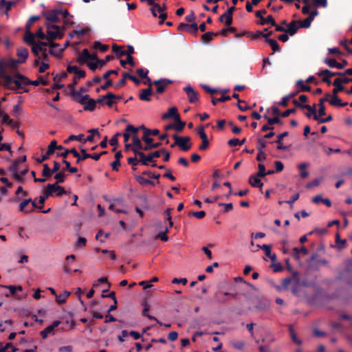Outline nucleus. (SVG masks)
<instances>
[{"mask_svg": "<svg viewBox=\"0 0 352 352\" xmlns=\"http://www.w3.org/2000/svg\"><path fill=\"white\" fill-rule=\"evenodd\" d=\"M317 74L318 76H322L323 75H325V76H328L329 78H331L332 76H336V72H331V71L326 69L320 71Z\"/></svg>", "mask_w": 352, "mask_h": 352, "instance_id": "69168bd1", "label": "nucleus"}, {"mask_svg": "<svg viewBox=\"0 0 352 352\" xmlns=\"http://www.w3.org/2000/svg\"><path fill=\"white\" fill-rule=\"evenodd\" d=\"M80 148L81 155L80 153H78V155L76 157V164H80L81 161H83V160L89 158V153H87L86 150L84 148H82L81 146H80Z\"/></svg>", "mask_w": 352, "mask_h": 352, "instance_id": "f704fd0d", "label": "nucleus"}, {"mask_svg": "<svg viewBox=\"0 0 352 352\" xmlns=\"http://www.w3.org/2000/svg\"><path fill=\"white\" fill-rule=\"evenodd\" d=\"M1 286L3 287L7 288L10 290V294H5L6 297H7V298L10 297V296H16V291L21 292L23 290V288L21 285H17V286H16V285H8V286L1 285Z\"/></svg>", "mask_w": 352, "mask_h": 352, "instance_id": "a878e982", "label": "nucleus"}, {"mask_svg": "<svg viewBox=\"0 0 352 352\" xmlns=\"http://www.w3.org/2000/svg\"><path fill=\"white\" fill-rule=\"evenodd\" d=\"M307 254V250L305 247L294 248L292 249V255L296 258L299 259L300 255H306Z\"/></svg>", "mask_w": 352, "mask_h": 352, "instance_id": "bb28decb", "label": "nucleus"}, {"mask_svg": "<svg viewBox=\"0 0 352 352\" xmlns=\"http://www.w3.org/2000/svg\"><path fill=\"white\" fill-rule=\"evenodd\" d=\"M78 103L84 105V110L93 111L96 107V101L89 98V95H85L78 99Z\"/></svg>", "mask_w": 352, "mask_h": 352, "instance_id": "20e7f679", "label": "nucleus"}, {"mask_svg": "<svg viewBox=\"0 0 352 352\" xmlns=\"http://www.w3.org/2000/svg\"><path fill=\"white\" fill-rule=\"evenodd\" d=\"M298 23V21H293L287 25V29L286 30V33L289 34L290 36L294 35L299 28L297 25Z\"/></svg>", "mask_w": 352, "mask_h": 352, "instance_id": "393cba45", "label": "nucleus"}, {"mask_svg": "<svg viewBox=\"0 0 352 352\" xmlns=\"http://www.w3.org/2000/svg\"><path fill=\"white\" fill-rule=\"evenodd\" d=\"M265 42L267 43L271 46L273 50L272 54L275 52L280 50V46L275 39L267 38V39H265Z\"/></svg>", "mask_w": 352, "mask_h": 352, "instance_id": "58836bf2", "label": "nucleus"}, {"mask_svg": "<svg viewBox=\"0 0 352 352\" xmlns=\"http://www.w3.org/2000/svg\"><path fill=\"white\" fill-rule=\"evenodd\" d=\"M197 131L202 140L201 144L199 146V148L201 151H205L208 148L209 141L208 139V136L205 132L204 126H200L199 127L197 128Z\"/></svg>", "mask_w": 352, "mask_h": 352, "instance_id": "39448f33", "label": "nucleus"}, {"mask_svg": "<svg viewBox=\"0 0 352 352\" xmlns=\"http://www.w3.org/2000/svg\"><path fill=\"white\" fill-rule=\"evenodd\" d=\"M332 84L335 87L332 90V94H338L339 92L346 91V88L340 80V78H336Z\"/></svg>", "mask_w": 352, "mask_h": 352, "instance_id": "412c9836", "label": "nucleus"}, {"mask_svg": "<svg viewBox=\"0 0 352 352\" xmlns=\"http://www.w3.org/2000/svg\"><path fill=\"white\" fill-rule=\"evenodd\" d=\"M152 94H153L152 87H148L146 89H143L141 90V92L139 94V98L141 100L148 102L151 100V98L149 96H151Z\"/></svg>", "mask_w": 352, "mask_h": 352, "instance_id": "aec40b11", "label": "nucleus"}, {"mask_svg": "<svg viewBox=\"0 0 352 352\" xmlns=\"http://www.w3.org/2000/svg\"><path fill=\"white\" fill-rule=\"evenodd\" d=\"M35 35L32 32H25L24 41L29 45H32L37 43L34 39Z\"/></svg>", "mask_w": 352, "mask_h": 352, "instance_id": "4c0bfd02", "label": "nucleus"}, {"mask_svg": "<svg viewBox=\"0 0 352 352\" xmlns=\"http://www.w3.org/2000/svg\"><path fill=\"white\" fill-rule=\"evenodd\" d=\"M15 77L14 85L16 89H23V86L30 85V80L25 76L17 74Z\"/></svg>", "mask_w": 352, "mask_h": 352, "instance_id": "1a4fd4ad", "label": "nucleus"}, {"mask_svg": "<svg viewBox=\"0 0 352 352\" xmlns=\"http://www.w3.org/2000/svg\"><path fill=\"white\" fill-rule=\"evenodd\" d=\"M235 7L232 6L228 9L225 12L227 15V20L225 21V25L227 26L230 25L232 23L233 12L235 10Z\"/></svg>", "mask_w": 352, "mask_h": 352, "instance_id": "c85d7f7f", "label": "nucleus"}, {"mask_svg": "<svg viewBox=\"0 0 352 352\" xmlns=\"http://www.w3.org/2000/svg\"><path fill=\"white\" fill-rule=\"evenodd\" d=\"M28 172V168H25L21 171H20L19 173H14V178L18 182H20V183H23V177L24 175H25L27 174V173Z\"/></svg>", "mask_w": 352, "mask_h": 352, "instance_id": "de8ad7c7", "label": "nucleus"}, {"mask_svg": "<svg viewBox=\"0 0 352 352\" xmlns=\"http://www.w3.org/2000/svg\"><path fill=\"white\" fill-rule=\"evenodd\" d=\"M65 175L63 172L56 173L54 179H56V182L55 184L58 185L59 183H63L65 182Z\"/></svg>", "mask_w": 352, "mask_h": 352, "instance_id": "e2e57ef3", "label": "nucleus"}, {"mask_svg": "<svg viewBox=\"0 0 352 352\" xmlns=\"http://www.w3.org/2000/svg\"><path fill=\"white\" fill-rule=\"evenodd\" d=\"M268 23H270L272 25H276V21L272 15H269L266 18L261 17V19L258 22V24L262 25L268 24Z\"/></svg>", "mask_w": 352, "mask_h": 352, "instance_id": "79ce46f5", "label": "nucleus"}, {"mask_svg": "<svg viewBox=\"0 0 352 352\" xmlns=\"http://www.w3.org/2000/svg\"><path fill=\"white\" fill-rule=\"evenodd\" d=\"M28 50L25 47H20L17 50V56L19 58V63H23L25 62L28 57Z\"/></svg>", "mask_w": 352, "mask_h": 352, "instance_id": "4be33fe9", "label": "nucleus"}, {"mask_svg": "<svg viewBox=\"0 0 352 352\" xmlns=\"http://www.w3.org/2000/svg\"><path fill=\"white\" fill-rule=\"evenodd\" d=\"M75 258L76 256L74 254H70L65 258V263L63 265V270L66 274H72V270L70 268V265L74 263Z\"/></svg>", "mask_w": 352, "mask_h": 352, "instance_id": "a211bd4d", "label": "nucleus"}, {"mask_svg": "<svg viewBox=\"0 0 352 352\" xmlns=\"http://www.w3.org/2000/svg\"><path fill=\"white\" fill-rule=\"evenodd\" d=\"M69 45H70L69 41H67L64 43V45H63V47L62 49H60V51H59L58 53H56H56H55L54 50H53V49L50 50L49 52H50V54H52V55H56V56H59V57H61V56H62V52H63L64 50H65L67 47H69Z\"/></svg>", "mask_w": 352, "mask_h": 352, "instance_id": "13d9d810", "label": "nucleus"}, {"mask_svg": "<svg viewBox=\"0 0 352 352\" xmlns=\"http://www.w3.org/2000/svg\"><path fill=\"white\" fill-rule=\"evenodd\" d=\"M146 145L144 147V151H149L153 148H158L162 145L160 142L153 143V141L151 143H145Z\"/></svg>", "mask_w": 352, "mask_h": 352, "instance_id": "bf43d9fd", "label": "nucleus"}, {"mask_svg": "<svg viewBox=\"0 0 352 352\" xmlns=\"http://www.w3.org/2000/svg\"><path fill=\"white\" fill-rule=\"evenodd\" d=\"M155 248V243H127L122 248L124 254H127L128 251H133V254L150 253Z\"/></svg>", "mask_w": 352, "mask_h": 352, "instance_id": "f03ea898", "label": "nucleus"}, {"mask_svg": "<svg viewBox=\"0 0 352 352\" xmlns=\"http://www.w3.org/2000/svg\"><path fill=\"white\" fill-rule=\"evenodd\" d=\"M70 294H71V293L69 292L65 291L63 294H60L56 296V302L60 305L65 303L67 298L68 296H69Z\"/></svg>", "mask_w": 352, "mask_h": 352, "instance_id": "a19ab883", "label": "nucleus"}, {"mask_svg": "<svg viewBox=\"0 0 352 352\" xmlns=\"http://www.w3.org/2000/svg\"><path fill=\"white\" fill-rule=\"evenodd\" d=\"M59 13L60 12L58 9L56 8L43 12V16L47 21L53 23H56L60 21V18L58 16Z\"/></svg>", "mask_w": 352, "mask_h": 352, "instance_id": "423d86ee", "label": "nucleus"}, {"mask_svg": "<svg viewBox=\"0 0 352 352\" xmlns=\"http://www.w3.org/2000/svg\"><path fill=\"white\" fill-rule=\"evenodd\" d=\"M55 190H59V192L56 194L57 197H61L67 193V191L64 189L63 187L57 185L56 184H49L47 186L46 189L43 190V195L39 197L38 202L40 206L38 207V210L43 209L46 198L52 196Z\"/></svg>", "mask_w": 352, "mask_h": 352, "instance_id": "f257e3e1", "label": "nucleus"}, {"mask_svg": "<svg viewBox=\"0 0 352 352\" xmlns=\"http://www.w3.org/2000/svg\"><path fill=\"white\" fill-rule=\"evenodd\" d=\"M85 91H87L85 87H80L78 91H75L74 88H73L71 89V94L78 102V99L83 96L82 94Z\"/></svg>", "mask_w": 352, "mask_h": 352, "instance_id": "473e14b6", "label": "nucleus"}, {"mask_svg": "<svg viewBox=\"0 0 352 352\" xmlns=\"http://www.w3.org/2000/svg\"><path fill=\"white\" fill-rule=\"evenodd\" d=\"M341 276L352 287V270L349 269V264L347 265Z\"/></svg>", "mask_w": 352, "mask_h": 352, "instance_id": "5701e85b", "label": "nucleus"}, {"mask_svg": "<svg viewBox=\"0 0 352 352\" xmlns=\"http://www.w3.org/2000/svg\"><path fill=\"white\" fill-rule=\"evenodd\" d=\"M328 232L327 228H316L313 231L308 233V235H311L313 234H316L317 235L321 236L326 234Z\"/></svg>", "mask_w": 352, "mask_h": 352, "instance_id": "5fc2aeb1", "label": "nucleus"}, {"mask_svg": "<svg viewBox=\"0 0 352 352\" xmlns=\"http://www.w3.org/2000/svg\"><path fill=\"white\" fill-rule=\"evenodd\" d=\"M289 332L292 338V340L296 344L300 345L302 344V341L297 337L294 328L292 324L289 325Z\"/></svg>", "mask_w": 352, "mask_h": 352, "instance_id": "2f4dec72", "label": "nucleus"}, {"mask_svg": "<svg viewBox=\"0 0 352 352\" xmlns=\"http://www.w3.org/2000/svg\"><path fill=\"white\" fill-rule=\"evenodd\" d=\"M173 83V81L167 78H162L153 81V85L157 87V94H162L166 89V87Z\"/></svg>", "mask_w": 352, "mask_h": 352, "instance_id": "0eeeda50", "label": "nucleus"}, {"mask_svg": "<svg viewBox=\"0 0 352 352\" xmlns=\"http://www.w3.org/2000/svg\"><path fill=\"white\" fill-rule=\"evenodd\" d=\"M43 169L42 171V175L45 177H51L53 173L51 172L52 169L50 168L48 164H44L43 165Z\"/></svg>", "mask_w": 352, "mask_h": 352, "instance_id": "052dcab7", "label": "nucleus"}, {"mask_svg": "<svg viewBox=\"0 0 352 352\" xmlns=\"http://www.w3.org/2000/svg\"><path fill=\"white\" fill-rule=\"evenodd\" d=\"M311 21L307 17L302 21H298L300 27L302 28H309L311 25Z\"/></svg>", "mask_w": 352, "mask_h": 352, "instance_id": "774afa93", "label": "nucleus"}, {"mask_svg": "<svg viewBox=\"0 0 352 352\" xmlns=\"http://www.w3.org/2000/svg\"><path fill=\"white\" fill-rule=\"evenodd\" d=\"M296 86L300 87V90L298 91H311V88L309 85H305L302 80H298L296 82Z\"/></svg>", "mask_w": 352, "mask_h": 352, "instance_id": "8fccbe9b", "label": "nucleus"}, {"mask_svg": "<svg viewBox=\"0 0 352 352\" xmlns=\"http://www.w3.org/2000/svg\"><path fill=\"white\" fill-rule=\"evenodd\" d=\"M48 44L44 41H40L32 45V51L33 54L38 56L39 52L46 51V48H43V46H47Z\"/></svg>", "mask_w": 352, "mask_h": 352, "instance_id": "6ab92c4d", "label": "nucleus"}, {"mask_svg": "<svg viewBox=\"0 0 352 352\" xmlns=\"http://www.w3.org/2000/svg\"><path fill=\"white\" fill-rule=\"evenodd\" d=\"M329 102L331 106L333 107H346L348 104L347 102H342L338 94H331L330 98H329Z\"/></svg>", "mask_w": 352, "mask_h": 352, "instance_id": "ddd939ff", "label": "nucleus"}, {"mask_svg": "<svg viewBox=\"0 0 352 352\" xmlns=\"http://www.w3.org/2000/svg\"><path fill=\"white\" fill-rule=\"evenodd\" d=\"M60 322L59 320H54L51 325H49L40 332V335L43 339L47 338L50 334L54 335V331Z\"/></svg>", "mask_w": 352, "mask_h": 352, "instance_id": "6e6552de", "label": "nucleus"}, {"mask_svg": "<svg viewBox=\"0 0 352 352\" xmlns=\"http://www.w3.org/2000/svg\"><path fill=\"white\" fill-rule=\"evenodd\" d=\"M91 58V54L87 49H84L78 58V62L80 64L85 63L89 58Z\"/></svg>", "mask_w": 352, "mask_h": 352, "instance_id": "c756f323", "label": "nucleus"}, {"mask_svg": "<svg viewBox=\"0 0 352 352\" xmlns=\"http://www.w3.org/2000/svg\"><path fill=\"white\" fill-rule=\"evenodd\" d=\"M191 138L188 136H186L182 138V140H179L178 142H175V144H177L181 150L184 151H187L191 148V144H188L190 142Z\"/></svg>", "mask_w": 352, "mask_h": 352, "instance_id": "f8f14e48", "label": "nucleus"}, {"mask_svg": "<svg viewBox=\"0 0 352 352\" xmlns=\"http://www.w3.org/2000/svg\"><path fill=\"white\" fill-rule=\"evenodd\" d=\"M21 112H22V109H21V107L20 102H19L16 104H15L13 107V109H12V116L16 117V118H18L19 116L21 113Z\"/></svg>", "mask_w": 352, "mask_h": 352, "instance_id": "6e6d98bb", "label": "nucleus"}, {"mask_svg": "<svg viewBox=\"0 0 352 352\" xmlns=\"http://www.w3.org/2000/svg\"><path fill=\"white\" fill-rule=\"evenodd\" d=\"M230 294L229 292H217L214 294V299L217 302H226V299L225 298V296H228Z\"/></svg>", "mask_w": 352, "mask_h": 352, "instance_id": "c9c22d12", "label": "nucleus"}, {"mask_svg": "<svg viewBox=\"0 0 352 352\" xmlns=\"http://www.w3.org/2000/svg\"><path fill=\"white\" fill-rule=\"evenodd\" d=\"M176 124H174V129L177 132H181L183 131L186 122L181 120L180 117L179 120H175Z\"/></svg>", "mask_w": 352, "mask_h": 352, "instance_id": "09e8293b", "label": "nucleus"}, {"mask_svg": "<svg viewBox=\"0 0 352 352\" xmlns=\"http://www.w3.org/2000/svg\"><path fill=\"white\" fill-rule=\"evenodd\" d=\"M112 51L113 53L116 54L117 56H125L124 50L122 49L121 46H119L116 44H113L112 46Z\"/></svg>", "mask_w": 352, "mask_h": 352, "instance_id": "37998d69", "label": "nucleus"}, {"mask_svg": "<svg viewBox=\"0 0 352 352\" xmlns=\"http://www.w3.org/2000/svg\"><path fill=\"white\" fill-rule=\"evenodd\" d=\"M270 306V301L267 300H260L256 305V308L259 310H265L268 309Z\"/></svg>", "mask_w": 352, "mask_h": 352, "instance_id": "a18cd8bd", "label": "nucleus"}, {"mask_svg": "<svg viewBox=\"0 0 352 352\" xmlns=\"http://www.w3.org/2000/svg\"><path fill=\"white\" fill-rule=\"evenodd\" d=\"M330 97H331V94L326 93L324 94V98H320L319 103H318V106H319L318 114H319V116H323L325 115V113H326L325 104H324V102H327V101L329 102V98H330Z\"/></svg>", "mask_w": 352, "mask_h": 352, "instance_id": "4468645a", "label": "nucleus"}, {"mask_svg": "<svg viewBox=\"0 0 352 352\" xmlns=\"http://www.w3.org/2000/svg\"><path fill=\"white\" fill-rule=\"evenodd\" d=\"M57 148V142L55 140H52L48 146L47 153V155H52L54 153Z\"/></svg>", "mask_w": 352, "mask_h": 352, "instance_id": "4d7b16f0", "label": "nucleus"}, {"mask_svg": "<svg viewBox=\"0 0 352 352\" xmlns=\"http://www.w3.org/2000/svg\"><path fill=\"white\" fill-rule=\"evenodd\" d=\"M324 63H326L329 67L337 68L338 62L334 58H325L324 60Z\"/></svg>", "mask_w": 352, "mask_h": 352, "instance_id": "338daca9", "label": "nucleus"}, {"mask_svg": "<svg viewBox=\"0 0 352 352\" xmlns=\"http://www.w3.org/2000/svg\"><path fill=\"white\" fill-rule=\"evenodd\" d=\"M231 99V97L229 96H224L222 95V96L219 98H212V103L214 106L217 105L218 102H223L226 101H228Z\"/></svg>", "mask_w": 352, "mask_h": 352, "instance_id": "3c124183", "label": "nucleus"}, {"mask_svg": "<svg viewBox=\"0 0 352 352\" xmlns=\"http://www.w3.org/2000/svg\"><path fill=\"white\" fill-rule=\"evenodd\" d=\"M258 173H256V176L258 177H264L266 176V172H265V166L261 164V163H259L258 165Z\"/></svg>", "mask_w": 352, "mask_h": 352, "instance_id": "0e129e2a", "label": "nucleus"}, {"mask_svg": "<svg viewBox=\"0 0 352 352\" xmlns=\"http://www.w3.org/2000/svg\"><path fill=\"white\" fill-rule=\"evenodd\" d=\"M159 134L160 131L158 129H145V131L144 132L142 137V140L145 143H151L153 141V139L150 138V135H158Z\"/></svg>", "mask_w": 352, "mask_h": 352, "instance_id": "9b49d317", "label": "nucleus"}, {"mask_svg": "<svg viewBox=\"0 0 352 352\" xmlns=\"http://www.w3.org/2000/svg\"><path fill=\"white\" fill-rule=\"evenodd\" d=\"M132 140H133V143L131 144L132 146H133L134 147H137L139 149L144 150V146H143L140 138H138L137 133L133 134L132 135Z\"/></svg>", "mask_w": 352, "mask_h": 352, "instance_id": "ea45409f", "label": "nucleus"}, {"mask_svg": "<svg viewBox=\"0 0 352 352\" xmlns=\"http://www.w3.org/2000/svg\"><path fill=\"white\" fill-rule=\"evenodd\" d=\"M84 137H85V135L83 134H79L78 135H71L69 136V138L66 140H65V143L67 144L69 142L73 141V140H77V141L83 142V140H85Z\"/></svg>", "mask_w": 352, "mask_h": 352, "instance_id": "c03bdc74", "label": "nucleus"}, {"mask_svg": "<svg viewBox=\"0 0 352 352\" xmlns=\"http://www.w3.org/2000/svg\"><path fill=\"white\" fill-rule=\"evenodd\" d=\"M88 133H91V135H88L87 138L83 140V143L87 142H93L94 140V136L97 135L98 138L100 137V133L98 131V129H91L88 131Z\"/></svg>", "mask_w": 352, "mask_h": 352, "instance_id": "cd10ccee", "label": "nucleus"}, {"mask_svg": "<svg viewBox=\"0 0 352 352\" xmlns=\"http://www.w3.org/2000/svg\"><path fill=\"white\" fill-rule=\"evenodd\" d=\"M135 178L136 181L141 185H146V184H149L151 186L155 185L154 182H153L150 179H146L141 175H135Z\"/></svg>", "mask_w": 352, "mask_h": 352, "instance_id": "e433bc0d", "label": "nucleus"}, {"mask_svg": "<svg viewBox=\"0 0 352 352\" xmlns=\"http://www.w3.org/2000/svg\"><path fill=\"white\" fill-rule=\"evenodd\" d=\"M76 76H75L74 78H73V80H72V82L69 85V87L70 89H73L74 88V86L78 83V80L80 79V78H83L85 77L86 76V73L83 70V71H80L79 72L78 74H76Z\"/></svg>", "mask_w": 352, "mask_h": 352, "instance_id": "7c9ffc66", "label": "nucleus"}, {"mask_svg": "<svg viewBox=\"0 0 352 352\" xmlns=\"http://www.w3.org/2000/svg\"><path fill=\"white\" fill-rule=\"evenodd\" d=\"M289 135L287 131H285L277 136V140L276 141L278 143L277 149L279 151H287L289 149V146H285L283 144V138L287 137Z\"/></svg>", "mask_w": 352, "mask_h": 352, "instance_id": "f3484780", "label": "nucleus"}, {"mask_svg": "<svg viewBox=\"0 0 352 352\" xmlns=\"http://www.w3.org/2000/svg\"><path fill=\"white\" fill-rule=\"evenodd\" d=\"M218 35H219V32H208L201 36V39L204 43H208L212 40L214 36H217Z\"/></svg>", "mask_w": 352, "mask_h": 352, "instance_id": "72a5a7b5", "label": "nucleus"}, {"mask_svg": "<svg viewBox=\"0 0 352 352\" xmlns=\"http://www.w3.org/2000/svg\"><path fill=\"white\" fill-rule=\"evenodd\" d=\"M184 91L186 93L190 103H195L198 100V94L191 86L185 87Z\"/></svg>", "mask_w": 352, "mask_h": 352, "instance_id": "9d476101", "label": "nucleus"}, {"mask_svg": "<svg viewBox=\"0 0 352 352\" xmlns=\"http://www.w3.org/2000/svg\"><path fill=\"white\" fill-rule=\"evenodd\" d=\"M260 177L252 175L249 178V184L253 187L259 188L260 190L262 189L263 183L259 179Z\"/></svg>", "mask_w": 352, "mask_h": 352, "instance_id": "b1692460", "label": "nucleus"}, {"mask_svg": "<svg viewBox=\"0 0 352 352\" xmlns=\"http://www.w3.org/2000/svg\"><path fill=\"white\" fill-rule=\"evenodd\" d=\"M94 48L96 50H99L102 52H105L108 50L109 46L102 44L100 41H95L94 43Z\"/></svg>", "mask_w": 352, "mask_h": 352, "instance_id": "864d4df0", "label": "nucleus"}, {"mask_svg": "<svg viewBox=\"0 0 352 352\" xmlns=\"http://www.w3.org/2000/svg\"><path fill=\"white\" fill-rule=\"evenodd\" d=\"M139 131V128H135L132 124H128L125 129V132L123 133L124 142L127 143L130 138V133L133 135L137 133Z\"/></svg>", "mask_w": 352, "mask_h": 352, "instance_id": "2eb2a0df", "label": "nucleus"}, {"mask_svg": "<svg viewBox=\"0 0 352 352\" xmlns=\"http://www.w3.org/2000/svg\"><path fill=\"white\" fill-rule=\"evenodd\" d=\"M167 232H168V228H166L164 231L159 232L155 236V239H161L162 241H168V236H167Z\"/></svg>", "mask_w": 352, "mask_h": 352, "instance_id": "680f3d73", "label": "nucleus"}, {"mask_svg": "<svg viewBox=\"0 0 352 352\" xmlns=\"http://www.w3.org/2000/svg\"><path fill=\"white\" fill-rule=\"evenodd\" d=\"M47 30V40L52 41L56 38H62L64 36L61 32L60 28L57 25L46 24Z\"/></svg>", "mask_w": 352, "mask_h": 352, "instance_id": "7ed1b4c3", "label": "nucleus"}, {"mask_svg": "<svg viewBox=\"0 0 352 352\" xmlns=\"http://www.w3.org/2000/svg\"><path fill=\"white\" fill-rule=\"evenodd\" d=\"M180 117L179 114L177 112V109L175 107H170L168 112L163 114L162 119L167 120L169 118H174L175 120H179Z\"/></svg>", "mask_w": 352, "mask_h": 352, "instance_id": "dca6fc26", "label": "nucleus"}, {"mask_svg": "<svg viewBox=\"0 0 352 352\" xmlns=\"http://www.w3.org/2000/svg\"><path fill=\"white\" fill-rule=\"evenodd\" d=\"M267 146V141L264 138H260L257 139L256 149L258 151H264L263 149Z\"/></svg>", "mask_w": 352, "mask_h": 352, "instance_id": "49530a36", "label": "nucleus"}, {"mask_svg": "<svg viewBox=\"0 0 352 352\" xmlns=\"http://www.w3.org/2000/svg\"><path fill=\"white\" fill-rule=\"evenodd\" d=\"M148 311H149V306L148 305H145L144 307V309L142 310V315L144 316L148 317L150 320H153L156 321L158 324L162 325V322H160L155 317L147 314Z\"/></svg>", "mask_w": 352, "mask_h": 352, "instance_id": "603ef678", "label": "nucleus"}]
</instances>
